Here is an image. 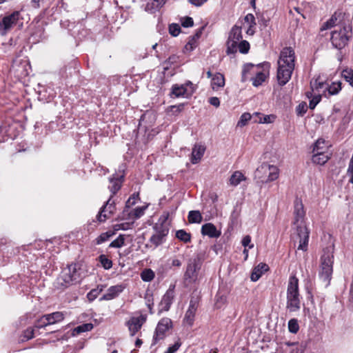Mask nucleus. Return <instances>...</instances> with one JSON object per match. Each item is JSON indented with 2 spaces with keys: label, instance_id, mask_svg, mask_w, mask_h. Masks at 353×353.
Instances as JSON below:
<instances>
[{
  "label": "nucleus",
  "instance_id": "f257e3e1",
  "mask_svg": "<svg viewBox=\"0 0 353 353\" xmlns=\"http://www.w3.org/2000/svg\"><path fill=\"white\" fill-rule=\"evenodd\" d=\"M294 228L296 230L295 236L299 239L298 250H307L310 231L305 225V211L301 199L296 198L294 203Z\"/></svg>",
  "mask_w": 353,
  "mask_h": 353
},
{
  "label": "nucleus",
  "instance_id": "f03ea898",
  "mask_svg": "<svg viewBox=\"0 0 353 353\" xmlns=\"http://www.w3.org/2000/svg\"><path fill=\"white\" fill-rule=\"evenodd\" d=\"M294 59V52L291 48H285L281 52L277 70V80L280 85H285L291 79Z\"/></svg>",
  "mask_w": 353,
  "mask_h": 353
},
{
  "label": "nucleus",
  "instance_id": "7ed1b4c3",
  "mask_svg": "<svg viewBox=\"0 0 353 353\" xmlns=\"http://www.w3.org/2000/svg\"><path fill=\"white\" fill-rule=\"evenodd\" d=\"M333 250L334 249L332 247L326 248L324 249L323 254L321 257L319 277L325 283V286L330 284L333 272Z\"/></svg>",
  "mask_w": 353,
  "mask_h": 353
},
{
  "label": "nucleus",
  "instance_id": "20e7f679",
  "mask_svg": "<svg viewBox=\"0 0 353 353\" xmlns=\"http://www.w3.org/2000/svg\"><path fill=\"white\" fill-rule=\"evenodd\" d=\"M79 273L76 264H70L63 268L54 285L57 289H64L79 282Z\"/></svg>",
  "mask_w": 353,
  "mask_h": 353
},
{
  "label": "nucleus",
  "instance_id": "39448f33",
  "mask_svg": "<svg viewBox=\"0 0 353 353\" xmlns=\"http://www.w3.org/2000/svg\"><path fill=\"white\" fill-rule=\"evenodd\" d=\"M352 37V26L350 24L332 30L330 41L334 48L341 50L347 46Z\"/></svg>",
  "mask_w": 353,
  "mask_h": 353
},
{
  "label": "nucleus",
  "instance_id": "423d86ee",
  "mask_svg": "<svg viewBox=\"0 0 353 353\" xmlns=\"http://www.w3.org/2000/svg\"><path fill=\"white\" fill-rule=\"evenodd\" d=\"M299 292V279L294 275L289 279L287 290V308L290 312H296L301 307Z\"/></svg>",
  "mask_w": 353,
  "mask_h": 353
},
{
  "label": "nucleus",
  "instance_id": "0eeeda50",
  "mask_svg": "<svg viewBox=\"0 0 353 353\" xmlns=\"http://www.w3.org/2000/svg\"><path fill=\"white\" fill-rule=\"evenodd\" d=\"M350 24L352 23L349 14L341 11H336L327 21L323 23L320 30L321 31L331 28L337 30Z\"/></svg>",
  "mask_w": 353,
  "mask_h": 353
},
{
  "label": "nucleus",
  "instance_id": "6e6552de",
  "mask_svg": "<svg viewBox=\"0 0 353 353\" xmlns=\"http://www.w3.org/2000/svg\"><path fill=\"white\" fill-rule=\"evenodd\" d=\"M278 176V168L267 163H263L255 171V177L258 178L262 183L274 181Z\"/></svg>",
  "mask_w": 353,
  "mask_h": 353
},
{
  "label": "nucleus",
  "instance_id": "1a4fd4ad",
  "mask_svg": "<svg viewBox=\"0 0 353 353\" xmlns=\"http://www.w3.org/2000/svg\"><path fill=\"white\" fill-rule=\"evenodd\" d=\"M201 267V261L196 256L189 259L184 274V279L189 283H194L198 279L199 271Z\"/></svg>",
  "mask_w": 353,
  "mask_h": 353
},
{
  "label": "nucleus",
  "instance_id": "9d476101",
  "mask_svg": "<svg viewBox=\"0 0 353 353\" xmlns=\"http://www.w3.org/2000/svg\"><path fill=\"white\" fill-rule=\"evenodd\" d=\"M242 39L241 28L235 25L231 29L227 41L228 54H234L237 52V44Z\"/></svg>",
  "mask_w": 353,
  "mask_h": 353
},
{
  "label": "nucleus",
  "instance_id": "9b49d317",
  "mask_svg": "<svg viewBox=\"0 0 353 353\" xmlns=\"http://www.w3.org/2000/svg\"><path fill=\"white\" fill-rule=\"evenodd\" d=\"M172 326V321L169 318L161 319L157 324L155 333L153 336V343H157L159 341L165 337V333Z\"/></svg>",
  "mask_w": 353,
  "mask_h": 353
},
{
  "label": "nucleus",
  "instance_id": "f8f14e48",
  "mask_svg": "<svg viewBox=\"0 0 353 353\" xmlns=\"http://www.w3.org/2000/svg\"><path fill=\"white\" fill-rule=\"evenodd\" d=\"M194 91L193 84L192 82L188 81L185 84L178 85L174 84L172 87V94L175 97H190Z\"/></svg>",
  "mask_w": 353,
  "mask_h": 353
},
{
  "label": "nucleus",
  "instance_id": "ddd939ff",
  "mask_svg": "<svg viewBox=\"0 0 353 353\" xmlns=\"http://www.w3.org/2000/svg\"><path fill=\"white\" fill-rule=\"evenodd\" d=\"M175 285H170L159 304V312L168 311L174 298Z\"/></svg>",
  "mask_w": 353,
  "mask_h": 353
},
{
  "label": "nucleus",
  "instance_id": "4468645a",
  "mask_svg": "<svg viewBox=\"0 0 353 353\" xmlns=\"http://www.w3.org/2000/svg\"><path fill=\"white\" fill-rule=\"evenodd\" d=\"M198 298L192 297L190 301L189 307L185 314L183 323L192 326L194 321L195 314L198 308Z\"/></svg>",
  "mask_w": 353,
  "mask_h": 353
},
{
  "label": "nucleus",
  "instance_id": "2eb2a0df",
  "mask_svg": "<svg viewBox=\"0 0 353 353\" xmlns=\"http://www.w3.org/2000/svg\"><path fill=\"white\" fill-rule=\"evenodd\" d=\"M19 11H14L10 15L6 16L0 22V31L2 34H5L15 24L19 18Z\"/></svg>",
  "mask_w": 353,
  "mask_h": 353
},
{
  "label": "nucleus",
  "instance_id": "dca6fc26",
  "mask_svg": "<svg viewBox=\"0 0 353 353\" xmlns=\"http://www.w3.org/2000/svg\"><path fill=\"white\" fill-rule=\"evenodd\" d=\"M112 197H110L106 201L105 204L101 208L99 214L97 216L98 221L100 222L105 221L108 218L112 215L115 210V203L114 201H112Z\"/></svg>",
  "mask_w": 353,
  "mask_h": 353
},
{
  "label": "nucleus",
  "instance_id": "f3484780",
  "mask_svg": "<svg viewBox=\"0 0 353 353\" xmlns=\"http://www.w3.org/2000/svg\"><path fill=\"white\" fill-rule=\"evenodd\" d=\"M145 321V318L141 315L138 317L131 318L127 323L131 336H134L141 328Z\"/></svg>",
  "mask_w": 353,
  "mask_h": 353
},
{
  "label": "nucleus",
  "instance_id": "a211bd4d",
  "mask_svg": "<svg viewBox=\"0 0 353 353\" xmlns=\"http://www.w3.org/2000/svg\"><path fill=\"white\" fill-rule=\"evenodd\" d=\"M201 234L210 238H218L221 235V232L217 230L214 224L208 223L202 225Z\"/></svg>",
  "mask_w": 353,
  "mask_h": 353
},
{
  "label": "nucleus",
  "instance_id": "6ab92c4d",
  "mask_svg": "<svg viewBox=\"0 0 353 353\" xmlns=\"http://www.w3.org/2000/svg\"><path fill=\"white\" fill-rule=\"evenodd\" d=\"M124 290V287L121 285H117L111 286L108 290V292L103 295L100 300H111L119 295V293L122 292Z\"/></svg>",
  "mask_w": 353,
  "mask_h": 353
},
{
  "label": "nucleus",
  "instance_id": "aec40b11",
  "mask_svg": "<svg viewBox=\"0 0 353 353\" xmlns=\"http://www.w3.org/2000/svg\"><path fill=\"white\" fill-rule=\"evenodd\" d=\"M268 265L265 263H261L257 266H256L251 274L250 279L251 281L256 282L257 281L262 274L268 270Z\"/></svg>",
  "mask_w": 353,
  "mask_h": 353
},
{
  "label": "nucleus",
  "instance_id": "412c9836",
  "mask_svg": "<svg viewBox=\"0 0 353 353\" xmlns=\"http://www.w3.org/2000/svg\"><path fill=\"white\" fill-rule=\"evenodd\" d=\"M123 178V176L121 175L120 176H117V178L113 177L110 179V185H109L108 189L112 193L110 197H112L120 190Z\"/></svg>",
  "mask_w": 353,
  "mask_h": 353
},
{
  "label": "nucleus",
  "instance_id": "4be33fe9",
  "mask_svg": "<svg viewBox=\"0 0 353 353\" xmlns=\"http://www.w3.org/2000/svg\"><path fill=\"white\" fill-rule=\"evenodd\" d=\"M205 150V147L202 145H194V147L192 149L191 159V161L193 164L197 163L201 160L204 154Z\"/></svg>",
  "mask_w": 353,
  "mask_h": 353
},
{
  "label": "nucleus",
  "instance_id": "5701e85b",
  "mask_svg": "<svg viewBox=\"0 0 353 353\" xmlns=\"http://www.w3.org/2000/svg\"><path fill=\"white\" fill-rule=\"evenodd\" d=\"M166 0H150L145 6V11L153 13L161 8Z\"/></svg>",
  "mask_w": 353,
  "mask_h": 353
},
{
  "label": "nucleus",
  "instance_id": "b1692460",
  "mask_svg": "<svg viewBox=\"0 0 353 353\" xmlns=\"http://www.w3.org/2000/svg\"><path fill=\"white\" fill-rule=\"evenodd\" d=\"M211 85L214 90H217L219 88H223L225 85L224 76L221 73H216L212 79Z\"/></svg>",
  "mask_w": 353,
  "mask_h": 353
},
{
  "label": "nucleus",
  "instance_id": "393cba45",
  "mask_svg": "<svg viewBox=\"0 0 353 353\" xmlns=\"http://www.w3.org/2000/svg\"><path fill=\"white\" fill-rule=\"evenodd\" d=\"M167 216H164L161 223H156L154 226V229L156 230V233H158L160 234V236L163 237H165L169 232V228L168 225H165V222L166 221Z\"/></svg>",
  "mask_w": 353,
  "mask_h": 353
},
{
  "label": "nucleus",
  "instance_id": "a878e982",
  "mask_svg": "<svg viewBox=\"0 0 353 353\" xmlns=\"http://www.w3.org/2000/svg\"><path fill=\"white\" fill-rule=\"evenodd\" d=\"M50 325L62 321L64 319V314L62 312H55L46 314Z\"/></svg>",
  "mask_w": 353,
  "mask_h": 353
},
{
  "label": "nucleus",
  "instance_id": "bb28decb",
  "mask_svg": "<svg viewBox=\"0 0 353 353\" xmlns=\"http://www.w3.org/2000/svg\"><path fill=\"white\" fill-rule=\"evenodd\" d=\"M246 178L239 171L234 172L230 176L229 182L232 186L238 185L241 181H245Z\"/></svg>",
  "mask_w": 353,
  "mask_h": 353
},
{
  "label": "nucleus",
  "instance_id": "cd10ccee",
  "mask_svg": "<svg viewBox=\"0 0 353 353\" xmlns=\"http://www.w3.org/2000/svg\"><path fill=\"white\" fill-rule=\"evenodd\" d=\"M327 149V145L325 144V140L319 139L314 143L312 152L315 153H325Z\"/></svg>",
  "mask_w": 353,
  "mask_h": 353
},
{
  "label": "nucleus",
  "instance_id": "c85d7f7f",
  "mask_svg": "<svg viewBox=\"0 0 353 353\" xmlns=\"http://www.w3.org/2000/svg\"><path fill=\"white\" fill-rule=\"evenodd\" d=\"M188 218L190 223H200L203 219L201 214L198 210L190 211Z\"/></svg>",
  "mask_w": 353,
  "mask_h": 353
},
{
  "label": "nucleus",
  "instance_id": "c756f323",
  "mask_svg": "<svg viewBox=\"0 0 353 353\" xmlns=\"http://www.w3.org/2000/svg\"><path fill=\"white\" fill-rule=\"evenodd\" d=\"M145 208L146 207H138L130 212L128 211L126 214L129 216L130 219H137L143 215Z\"/></svg>",
  "mask_w": 353,
  "mask_h": 353
},
{
  "label": "nucleus",
  "instance_id": "7c9ffc66",
  "mask_svg": "<svg viewBox=\"0 0 353 353\" xmlns=\"http://www.w3.org/2000/svg\"><path fill=\"white\" fill-rule=\"evenodd\" d=\"M329 159V157L325 153H315L312 156V162L319 165L325 164Z\"/></svg>",
  "mask_w": 353,
  "mask_h": 353
},
{
  "label": "nucleus",
  "instance_id": "2f4dec72",
  "mask_svg": "<svg viewBox=\"0 0 353 353\" xmlns=\"http://www.w3.org/2000/svg\"><path fill=\"white\" fill-rule=\"evenodd\" d=\"M341 76L346 82L353 87V69L345 68L343 70Z\"/></svg>",
  "mask_w": 353,
  "mask_h": 353
},
{
  "label": "nucleus",
  "instance_id": "473e14b6",
  "mask_svg": "<svg viewBox=\"0 0 353 353\" xmlns=\"http://www.w3.org/2000/svg\"><path fill=\"white\" fill-rule=\"evenodd\" d=\"M93 328V325L90 323H83L75 327L73 330V334H79L82 332L90 331Z\"/></svg>",
  "mask_w": 353,
  "mask_h": 353
},
{
  "label": "nucleus",
  "instance_id": "72a5a7b5",
  "mask_svg": "<svg viewBox=\"0 0 353 353\" xmlns=\"http://www.w3.org/2000/svg\"><path fill=\"white\" fill-rule=\"evenodd\" d=\"M176 236L180 241L184 243H188L191 240V235L184 230H179L176 232Z\"/></svg>",
  "mask_w": 353,
  "mask_h": 353
},
{
  "label": "nucleus",
  "instance_id": "f704fd0d",
  "mask_svg": "<svg viewBox=\"0 0 353 353\" xmlns=\"http://www.w3.org/2000/svg\"><path fill=\"white\" fill-rule=\"evenodd\" d=\"M265 74L262 72H259L256 73V77L252 79V84L254 86L258 87L261 85L263 82L265 81Z\"/></svg>",
  "mask_w": 353,
  "mask_h": 353
},
{
  "label": "nucleus",
  "instance_id": "c9c22d12",
  "mask_svg": "<svg viewBox=\"0 0 353 353\" xmlns=\"http://www.w3.org/2000/svg\"><path fill=\"white\" fill-rule=\"evenodd\" d=\"M99 261L105 270H110L112 267V261L105 254H101L99 256Z\"/></svg>",
  "mask_w": 353,
  "mask_h": 353
},
{
  "label": "nucleus",
  "instance_id": "e433bc0d",
  "mask_svg": "<svg viewBox=\"0 0 353 353\" xmlns=\"http://www.w3.org/2000/svg\"><path fill=\"white\" fill-rule=\"evenodd\" d=\"M327 89L330 95L336 94L341 90V83L340 81L333 82Z\"/></svg>",
  "mask_w": 353,
  "mask_h": 353
},
{
  "label": "nucleus",
  "instance_id": "4c0bfd02",
  "mask_svg": "<svg viewBox=\"0 0 353 353\" xmlns=\"http://www.w3.org/2000/svg\"><path fill=\"white\" fill-rule=\"evenodd\" d=\"M141 279L143 281H151L154 277V273L150 269L144 270L141 274Z\"/></svg>",
  "mask_w": 353,
  "mask_h": 353
},
{
  "label": "nucleus",
  "instance_id": "58836bf2",
  "mask_svg": "<svg viewBox=\"0 0 353 353\" xmlns=\"http://www.w3.org/2000/svg\"><path fill=\"white\" fill-rule=\"evenodd\" d=\"M103 285L97 286V288L92 289L87 295L88 299L89 301H94L99 294L103 291Z\"/></svg>",
  "mask_w": 353,
  "mask_h": 353
},
{
  "label": "nucleus",
  "instance_id": "ea45409f",
  "mask_svg": "<svg viewBox=\"0 0 353 353\" xmlns=\"http://www.w3.org/2000/svg\"><path fill=\"white\" fill-rule=\"evenodd\" d=\"M250 49V44L245 40H241L237 44V50H239L241 53L246 54L248 52Z\"/></svg>",
  "mask_w": 353,
  "mask_h": 353
},
{
  "label": "nucleus",
  "instance_id": "a19ab883",
  "mask_svg": "<svg viewBox=\"0 0 353 353\" xmlns=\"http://www.w3.org/2000/svg\"><path fill=\"white\" fill-rule=\"evenodd\" d=\"M288 330L293 334H296L299 331V325L297 319H292L288 321Z\"/></svg>",
  "mask_w": 353,
  "mask_h": 353
},
{
  "label": "nucleus",
  "instance_id": "79ce46f5",
  "mask_svg": "<svg viewBox=\"0 0 353 353\" xmlns=\"http://www.w3.org/2000/svg\"><path fill=\"white\" fill-rule=\"evenodd\" d=\"M164 239L165 238L160 236L159 234L155 233L150 237V242L154 245L155 247H157L163 243Z\"/></svg>",
  "mask_w": 353,
  "mask_h": 353
},
{
  "label": "nucleus",
  "instance_id": "37998d69",
  "mask_svg": "<svg viewBox=\"0 0 353 353\" xmlns=\"http://www.w3.org/2000/svg\"><path fill=\"white\" fill-rule=\"evenodd\" d=\"M137 196H138V195L135 196V195L134 194L132 196H130L128 199V200L126 201L125 208V210L123 212V216H122L123 219L125 218L126 212H128V209L132 205L135 204Z\"/></svg>",
  "mask_w": 353,
  "mask_h": 353
},
{
  "label": "nucleus",
  "instance_id": "c03bdc74",
  "mask_svg": "<svg viewBox=\"0 0 353 353\" xmlns=\"http://www.w3.org/2000/svg\"><path fill=\"white\" fill-rule=\"evenodd\" d=\"M49 325H50V323L48 321L46 314H45L36 321V323L34 324V327L36 328L39 329V328L45 327Z\"/></svg>",
  "mask_w": 353,
  "mask_h": 353
},
{
  "label": "nucleus",
  "instance_id": "a18cd8bd",
  "mask_svg": "<svg viewBox=\"0 0 353 353\" xmlns=\"http://www.w3.org/2000/svg\"><path fill=\"white\" fill-rule=\"evenodd\" d=\"M124 236L120 234L116 239L112 241L109 245L110 248H121L124 244Z\"/></svg>",
  "mask_w": 353,
  "mask_h": 353
},
{
  "label": "nucleus",
  "instance_id": "49530a36",
  "mask_svg": "<svg viewBox=\"0 0 353 353\" xmlns=\"http://www.w3.org/2000/svg\"><path fill=\"white\" fill-rule=\"evenodd\" d=\"M251 119V114L248 112H245L241 116V118L238 121L237 125L240 127L245 126L247 124L248 121H250Z\"/></svg>",
  "mask_w": 353,
  "mask_h": 353
},
{
  "label": "nucleus",
  "instance_id": "de8ad7c7",
  "mask_svg": "<svg viewBox=\"0 0 353 353\" xmlns=\"http://www.w3.org/2000/svg\"><path fill=\"white\" fill-rule=\"evenodd\" d=\"M113 233L111 232H106L101 234L97 239V243L101 244L105 241H107L112 236Z\"/></svg>",
  "mask_w": 353,
  "mask_h": 353
},
{
  "label": "nucleus",
  "instance_id": "09e8293b",
  "mask_svg": "<svg viewBox=\"0 0 353 353\" xmlns=\"http://www.w3.org/2000/svg\"><path fill=\"white\" fill-rule=\"evenodd\" d=\"M181 32V28L179 25L176 23H172L169 26V32L171 35L176 37Z\"/></svg>",
  "mask_w": 353,
  "mask_h": 353
},
{
  "label": "nucleus",
  "instance_id": "8fccbe9b",
  "mask_svg": "<svg viewBox=\"0 0 353 353\" xmlns=\"http://www.w3.org/2000/svg\"><path fill=\"white\" fill-rule=\"evenodd\" d=\"M22 341H28L34 337V329L32 327L27 328L23 334Z\"/></svg>",
  "mask_w": 353,
  "mask_h": 353
},
{
  "label": "nucleus",
  "instance_id": "3c124183",
  "mask_svg": "<svg viewBox=\"0 0 353 353\" xmlns=\"http://www.w3.org/2000/svg\"><path fill=\"white\" fill-rule=\"evenodd\" d=\"M254 68V65L252 63H248L244 65L243 69L242 70V78L241 81L243 82L247 80V73H248L252 69Z\"/></svg>",
  "mask_w": 353,
  "mask_h": 353
},
{
  "label": "nucleus",
  "instance_id": "603ef678",
  "mask_svg": "<svg viewBox=\"0 0 353 353\" xmlns=\"http://www.w3.org/2000/svg\"><path fill=\"white\" fill-rule=\"evenodd\" d=\"M321 96L320 94L315 95L310 101L309 108L312 110L314 109L316 105L321 101Z\"/></svg>",
  "mask_w": 353,
  "mask_h": 353
},
{
  "label": "nucleus",
  "instance_id": "864d4df0",
  "mask_svg": "<svg viewBox=\"0 0 353 353\" xmlns=\"http://www.w3.org/2000/svg\"><path fill=\"white\" fill-rule=\"evenodd\" d=\"M254 114H256V116L260 117H259V120L258 121V122H259V123H269L272 122V121H271V116L270 115L263 116V115H262L261 114H260L259 112H255Z\"/></svg>",
  "mask_w": 353,
  "mask_h": 353
},
{
  "label": "nucleus",
  "instance_id": "5fc2aeb1",
  "mask_svg": "<svg viewBox=\"0 0 353 353\" xmlns=\"http://www.w3.org/2000/svg\"><path fill=\"white\" fill-rule=\"evenodd\" d=\"M244 19H245V21L246 23H248L249 26H256L255 17L252 14H250V13L248 14L245 17Z\"/></svg>",
  "mask_w": 353,
  "mask_h": 353
},
{
  "label": "nucleus",
  "instance_id": "6e6d98bb",
  "mask_svg": "<svg viewBox=\"0 0 353 353\" xmlns=\"http://www.w3.org/2000/svg\"><path fill=\"white\" fill-rule=\"evenodd\" d=\"M182 26L184 28L192 27L194 25V21L192 17H186L184 18L181 22Z\"/></svg>",
  "mask_w": 353,
  "mask_h": 353
},
{
  "label": "nucleus",
  "instance_id": "4d7b16f0",
  "mask_svg": "<svg viewBox=\"0 0 353 353\" xmlns=\"http://www.w3.org/2000/svg\"><path fill=\"white\" fill-rule=\"evenodd\" d=\"M181 345V343L177 341L172 346H170L164 353H174L179 350Z\"/></svg>",
  "mask_w": 353,
  "mask_h": 353
},
{
  "label": "nucleus",
  "instance_id": "13d9d810",
  "mask_svg": "<svg viewBox=\"0 0 353 353\" xmlns=\"http://www.w3.org/2000/svg\"><path fill=\"white\" fill-rule=\"evenodd\" d=\"M307 110V107H306V104L304 103H300L297 108H296V112H297V114L299 115H303L305 112Z\"/></svg>",
  "mask_w": 353,
  "mask_h": 353
},
{
  "label": "nucleus",
  "instance_id": "bf43d9fd",
  "mask_svg": "<svg viewBox=\"0 0 353 353\" xmlns=\"http://www.w3.org/2000/svg\"><path fill=\"white\" fill-rule=\"evenodd\" d=\"M347 175L351 176L352 181L353 182V154L349 163Z\"/></svg>",
  "mask_w": 353,
  "mask_h": 353
},
{
  "label": "nucleus",
  "instance_id": "052dcab7",
  "mask_svg": "<svg viewBox=\"0 0 353 353\" xmlns=\"http://www.w3.org/2000/svg\"><path fill=\"white\" fill-rule=\"evenodd\" d=\"M225 302V298L223 296H219L216 297V302H215V306L216 307H221Z\"/></svg>",
  "mask_w": 353,
  "mask_h": 353
},
{
  "label": "nucleus",
  "instance_id": "680f3d73",
  "mask_svg": "<svg viewBox=\"0 0 353 353\" xmlns=\"http://www.w3.org/2000/svg\"><path fill=\"white\" fill-rule=\"evenodd\" d=\"M209 103L213 105V106H215V107H219V105H220V101L219 99V98L216 97H211L209 99Z\"/></svg>",
  "mask_w": 353,
  "mask_h": 353
},
{
  "label": "nucleus",
  "instance_id": "e2e57ef3",
  "mask_svg": "<svg viewBox=\"0 0 353 353\" xmlns=\"http://www.w3.org/2000/svg\"><path fill=\"white\" fill-rule=\"evenodd\" d=\"M195 43H196V40H192V37L191 39L185 45V49L189 50H192L196 46Z\"/></svg>",
  "mask_w": 353,
  "mask_h": 353
},
{
  "label": "nucleus",
  "instance_id": "0e129e2a",
  "mask_svg": "<svg viewBox=\"0 0 353 353\" xmlns=\"http://www.w3.org/2000/svg\"><path fill=\"white\" fill-rule=\"evenodd\" d=\"M251 242V237L249 235L245 236L242 239V245L245 248L249 245Z\"/></svg>",
  "mask_w": 353,
  "mask_h": 353
},
{
  "label": "nucleus",
  "instance_id": "69168bd1",
  "mask_svg": "<svg viewBox=\"0 0 353 353\" xmlns=\"http://www.w3.org/2000/svg\"><path fill=\"white\" fill-rule=\"evenodd\" d=\"M205 1H207V0H188L189 3L196 6H201Z\"/></svg>",
  "mask_w": 353,
  "mask_h": 353
},
{
  "label": "nucleus",
  "instance_id": "338daca9",
  "mask_svg": "<svg viewBox=\"0 0 353 353\" xmlns=\"http://www.w3.org/2000/svg\"><path fill=\"white\" fill-rule=\"evenodd\" d=\"M146 305H147V306H148V307L149 309L150 313L152 314L153 313V311H152V305H153L152 299H150V297L147 298Z\"/></svg>",
  "mask_w": 353,
  "mask_h": 353
},
{
  "label": "nucleus",
  "instance_id": "774afa93",
  "mask_svg": "<svg viewBox=\"0 0 353 353\" xmlns=\"http://www.w3.org/2000/svg\"><path fill=\"white\" fill-rule=\"evenodd\" d=\"M203 28H202L199 29V30L196 32V34H195L193 37H192V40H196V39H198L201 37V34H202Z\"/></svg>",
  "mask_w": 353,
  "mask_h": 353
}]
</instances>
